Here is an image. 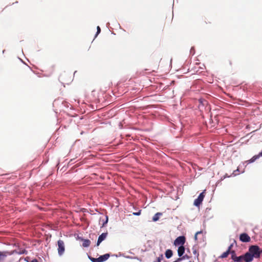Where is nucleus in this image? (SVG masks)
I'll return each mask as SVG.
<instances>
[{"label": "nucleus", "instance_id": "nucleus-1", "mask_svg": "<svg viewBox=\"0 0 262 262\" xmlns=\"http://www.w3.org/2000/svg\"><path fill=\"white\" fill-rule=\"evenodd\" d=\"M246 255L250 261H253L254 258H259L262 255V249H260L257 245H252L249 247Z\"/></svg>", "mask_w": 262, "mask_h": 262}, {"label": "nucleus", "instance_id": "nucleus-2", "mask_svg": "<svg viewBox=\"0 0 262 262\" xmlns=\"http://www.w3.org/2000/svg\"><path fill=\"white\" fill-rule=\"evenodd\" d=\"M231 254L232 259L235 262H250L247 257L246 253L239 256H237L235 252L232 250L231 252Z\"/></svg>", "mask_w": 262, "mask_h": 262}, {"label": "nucleus", "instance_id": "nucleus-3", "mask_svg": "<svg viewBox=\"0 0 262 262\" xmlns=\"http://www.w3.org/2000/svg\"><path fill=\"white\" fill-rule=\"evenodd\" d=\"M25 250L22 251L17 252L16 251H0V262L3 261L9 255H11L14 253L17 254H23L25 253Z\"/></svg>", "mask_w": 262, "mask_h": 262}, {"label": "nucleus", "instance_id": "nucleus-4", "mask_svg": "<svg viewBox=\"0 0 262 262\" xmlns=\"http://www.w3.org/2000/svg\"><path fill=\"white\" fill-rule=\"evenodd\" d=\"M57 245L58 253L60 256H61L64 253L65 251V246L64 242L61 239H59L57 242Z\"/></svg>", "mask_w": 262, "mask_h": 262}, {"label": "nucleus", "instance_id": "nucleus-5", "mask_svg": "<svg viewBox=\"0 0 262 262\" xmlns=\"http://www.w3.org/2000/svg\"><path fill=\"white\" fill-rule=\"evenodd\" d=\"M186 242L185 237L184 236H180L178 237L174 241L173 244L176 246H183Z\"/></svg>", "mask_w": 262, "mask_h": 262}, {"label": "nucleus", "instance_id": "nucleus-6", "mask_svg": "<svg viewBox=\"0 0 262 262\" xmlns=\"http://www.w3.org/2000/svg\"><path fill=\"white\" fill-rule=\"evenodd\" d=\"M204 193V191L201 192L198 197V198L194 200L193 204L195 206H199L200 204L202 203L205 197Z\"/></svg>", "mask_w": 262, "mask_h": 262}, {"label": "nucleus", "instance_id": "nucleus-7", "mask_svg": "<svg viewBox=\"0 0 262 262\" xmlns=\"http://www.w3.org/2000/svg\"><path fill=\"white\" fill-rule=\"evenodd\" d=\"M239 240L242 242L248 243V242H250L251 238L248 235V234H247L246 233H243L240 235Z\"/></svg>", "mask_w": 262, "mask_h": 262}, {"label": "nucleus", "instance_id": "nucleus-8", "mask_svg": "<svg viewBox=\"0 0 262 262\" xmlns=\"http://www.w3.org/2000/svg\"><path fill=\"white\" fill-rule=\"evenodd\" d=\"M107 233L106 232V233H102L99 237H98V241H97V246H98L103 241H104L106 236H107Z\"/></svg>", "mask_w": 262, "mask_h": 262}, {"label": "nucleus", "instance_id": "nucleus-9", "mask_svg": "<svg viewBox=\"0 0 262 262\" xmlns=\"http://www.w3.org/2000/svg\"><path fill=\"white\" fill-rule=\"evenodd\" d=\"M110 255L109 254H105L103 255H101L98 258V262H103L106 260L109 257Z\"/></svg>", "mask_w": 262, "mask_h": 262}, {"label": "nucleus", "instance_id": "nucleus-10", "mask_svg": "<svg viewBox=\"0 0 262 262\" xmlns=\"http://www.w3.org/2000/svg\"><path fill=\"white\" fill-rule=\"evenodd\" d=\"M184 252H185V248H184V246H180L178 249V255L180 257H181L183 255Z\"/></svg>", "mask_w": 262, "mask_h": 262}, {"label": "nucleus", "instance_id": "nucleus-11", "mask_svg": "<svg viewBox=\"0 0 262 262\" xmlns=\"http://www.w3.org/2000/svg\"><path fill=\"white\" fill-rule=\"evenodd\" d=\"M83 243L82 246L84 247H88L91 244V241L89 239H82Z\"/></svg>", "mask_w": 262, "mask_h": 262}, {"label": "nucleus", "instance_id": "nucleus-12", "mask_svg": "<svg viewBox=\"0 0 262 262\" xmlns=\"http://www.w3.org/2000/svg\"><path fill=\"white\" fill-rule=\"evenodd\" d=\"M172 251L170 249H168L165 252V256L167 258H170L172 255Z\"/></svg>", "mask_w": 262, "mask_h": 262}, {"label": "nucleus", "instance_id": "nucleus-13", "mask_svg": "<svg viewBox=\"0 0 262 262\" xmlns=\"http://www.w3.org/2000/svg\"><path fill=\"white\" fill-rule=\"evenodd\" d=\"M162 215L161 213L158 212L156 213L153 216L152 220L155 222L157 221L159 219V217Z\"/></svg>", "mask_w": 262, "mask_h": 262}, {"label": "nucleus", "instance_id": "nucleus-14", "mask_svg": "<svg viewBox=\"0 0 262 262\" xmlns=\"http://www.w3.org/2000/svg\"><path fill=\"white\" fill-rule=\"evenodd\" d=\"M259 154L258 155H255L253 156L250 160L248 161L249 163H252L254 162L256 159L259 157Z\"/></svg>", "mask_w": 262, "mask_h": 262}, {"label": "nucleus", "instance_id": "nucleus-15", "mask_svg": "<svg viewBox=\"0 0 262 262\" xmlns=\"http://www.w3.org/2000/svg\"><path fill=\"white\" fill-rule=\"evenodd\" d=\"M230 253L229 251H226V252H224L220 256L221 258H226L228 256L229 254Z\"/></svg>", "mask_w": 262, "mask_h": 262}, {"label": "nucleus", "instance_id": "nucleus-16", "mask_svg": "<svg viewBox=\"0 0 262 262\" xmlns=\"http://www.w3.org/2000/svg\"><path fill=\"white\" fill-rule=\"evenodd\" d=\"M163 259V254H161L158 257H157V260L155 262H161Z\"/></svg>", "mask_w": 262, "mask_h": 262}, {"label": "nucleus", "instance_id": "nucleus-17", "mask_svg": "<svg viewBox=\"0 0 262 262\" xmlns=\"http://www.w3.org/2000/svg\"><path fill=\"white\" fill-rule=\"evenodd\" d=\"M189 256L188 255H185L183 256L181 258H178V260L181 261L182 259H189Z\"/></svg>", "mask_w": 262, "mask_h": 262}, {"label": "nucleus", "instance_id": "nucleus-18", "mask_svg": "<svg viewBox=\"0 0 262 262\" xmlns=\"http://www.w3.org/2000/svg\"><path fill=\"white\" fill-rule=\"evenodd\" d=\"M100 31H101L100 28L99 26H97V33H96V36H97L100 33Z\"/></svg>", "mask_w": 262, "mask_h": 262}, {"label": "nucleus", "instance_id": "nucleus-19", "mask_svg": "<svg viewBox=\"0 0 262 262\" xmlns=\"http://www.w3.org/2000/svg\"><path fill=\"white\" fill-rule=\"evenodd\" d=\"M202 233V232L201 231H198V232H197L195 233V235H194V239H195V241H196V240L198 239V237H197L198 235L199 234H201V233Z\"/></svg>", "mask_w": 262, "mask_h": 262}, {"label": "nucleus", "instance_id": "nucleus-20", "mask_svg": "<svg viewBox=\"0 0 262 262\" xmlns=\"http://www.w3.org/2000/svg\"><path fill=\"white\" fill-rule=\"evenodd\" d=\"M90 259L92 262H98V258H95L93 257H90Z\"/></svg>", "mask_w": 262, "mask_h": 262}, {"label": "nucleus", "instance_id": "nucleus-21", "mask_svg": "<svg viewBox=\"0 0 262 262\" xmlns=\"http://www.w3.org/2000/svg\"><path fill=\"white\" fill-rule=\"evenodd\" d=\"M140 214H141V210H140L139 211H138L137 212H134L133 213V214L135 215H139Z\"/></svg>", "mask_w": 262, "mask_h": 262}, {"label": "nucleus", "instance_id": "nucleus-22", "mask_svg": "<svg viewBox=\"0 0 262 262\" xmlns=\"http://www.w3.org/2000/svg\"><path fill=\"white\" fill-rule=\"evenodd\" d=\"M232 246H233V245H232V244H231V245H230V246L228 247V250H227V251H229V252L230 253H231V252L232 251H231V248H232Z\"/></svg>", "mask_w": 262, "mask_h": 262}, {"label": "nucleus", "instance_id": "nucleus-23", "mask_svg": "<svg viewBox=\"0 0 262 262\" xmlns=\"http://www.w3.org/2000/svg\"><path fill=\"white\" fill-rule=\"evenodd\" d=\"M28 262H38V260L34 258V259H32L30 261H28Z\"/></svg>", "mask_w": 262, "mask_h": 262}, {"label": "nucleus", "instance_id": "nucleus-24", "mask_svg": "<svg viewBox=\"0 0 262 262\" xmlns=\"http://www.w3.org/2000/svg\"><path fill=\"white\" fill-rule=\"evenodd\" d=\"M14 261V259H11L10 260H9L8 262H13Z\"/></svg>", "mask_w": 262, "mask_h": 262}, {"label": "nucleus", "instance_id": "nucleus-25", "mask_svg": "<svg viewBox=\"0 0 262 262\" xmlns=\"http://www.w3.org/2000/svg\"><path fill=\"white\" fill-rule=\"evenodd\" d=\"M107 222V217H106V220L105 222L103 224V225H104V224L106 223Z\"/></svg>", "mask_w": 262, "mask_h": 262}, {"label": "nucleus", "instance_id": "nucleus-26", "mask_svg": "<svg viewBox=\"0 0 262 262\" xmlns=\"http://www.w3.org/2000/svg\"><path fill=\"white\" fill-rule=\"evenodd\" d=\"M259 155H260V156H262V151L259 153Z\"/></svg>", "mask_w": 262, "mask_h": 262}, {"label": "nucleus", "instance_id": "nucleus-27", "mask_svg": "<svg viewBox=\"0 0 262 262\" xmlns=\"http://www.w3.org/2000/svg\"><path fill=\"white\" fill-rule=\"evenodd\" d=\"M196 253V250L193 251V253L195 254Z\"/></svg>", "mask_w": 262, "mask_h": 262}, {"label": "nucleus", "instance_id": "nucleus-28", "mask_svg": "<svg viewBox=\"0 0 262 262\" xmlns=\"http://www.w3.org/2000/svg\"><path fill=\"white\" fill-rule=\"evenodd\" d=\"M179 261V260H178V259H177V260L174 261H173V262H178V261Z\"/></svg>", "mask_w": 262, "mask_h": 262}]
</instances>
